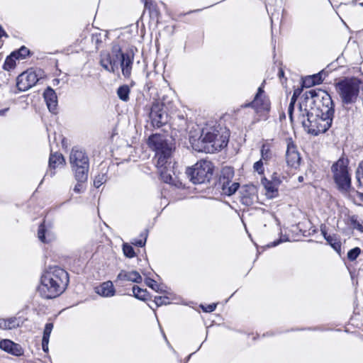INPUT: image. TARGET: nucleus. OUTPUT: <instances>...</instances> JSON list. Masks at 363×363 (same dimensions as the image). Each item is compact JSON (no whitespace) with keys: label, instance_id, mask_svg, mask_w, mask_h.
<instances>
[{"label":"nucleus","instance_id":"7","mask_svg":"<svg viewBox=\"0 0 363 363\" xmlns=\"http://www.w3.org/2000/svg\"><path fill=\"white\" fill-rule=\"evenodd\" d=\"M69 162L77 182H85L88 179L89 161L86 154L82 150L72 149Z\"/></svg>","mask_w":363,"mask_h":363},{"label":"nucleus","instance_id":"54","mask_svg":"<svg viewBox=\"0 0 363 363\" xmlns=\"http://www.w3.org/2000/svg\"><path fill=\"white\" fill-rule=\"evenodd\" d=\"M279 74V77H283V76H284V72H283V70H281H281H279V74Z\"/></svg>","mask_w":363,"mask_h":363},{"label":"nucleus","instance_id":"11","mask_svg":"<svg viewBox=\"0 0 363 363\" xmlns=\"http://www.w3.org/2000/svg\"><path fill=\"white\" fill-rule=\"evenodd\" d=\"M233 177V168L225 167L222 169L218 183V187L222 190V194L231 196L237 191L240 184L238 182H232Z\"/></svg>","mask_w":363,"mask_h":363},{"label":"nucleus","instance_id":"16","mask_svg":"<svg viewBox=\"0 0 363 363\" xmlns=\"http://www.w3.org/2000/svg\"><path fill=\"white\" fill-rule=\"evenodd\" d=\"M240 199L242 204L251 206L257 199V189L254 185H245L240 191Z\"/></svg>","mask_w":363,"mask_h":363},{"label":"nucleus","instance_id":"1","mask_svg":"<svg viewBox=\"0 0 363 363\" xmlns=\"http://www.w3.org/2000/svg\"><path fill=\"white\" fill-rule=\"evenodd\" d=\"M150 148L155 152L156 167L161 179L165 183L172 182L171 157L174 150L172 143L165 135L153 134L147 140Z\"/></svg>","mask_w":363,"mask_h":363},{"label":"nucleus","instance_id":"32","mask_svg":"<svg viewBox=\"0 0 363 363\" xmlns=\"http://www.w3.org/2000/svg\"><path fill=\"white\" fill-rule=\"evenodd\" d=\"M140 239H135L132 242V244L138 246V247H143L145 245L147 238V230H145L141 234H140Z\"/></svg>","mask_w":363,"mask_h":363},{"label":"nucleus","instance_id":"35","mask_svg":"<svg viewBox=\"0 0 363 363\" xmlns=\"http://www.w3.org/2000/svg\"><path fill=\"white\" fill-rule=\"evenodd\" d=\"M145 282L149 287H150L155 291H157V292L162 291L161 286L159 285L155 280L147 278L145 279Z\"/></svg>","mask_w":363,"mask_h":363},{"label":"nucleus","instance_id":"22","mask_svg":"<svg viewBox=\"0 0 363 363\" xmlns=\"http://www.w3.org/2000/svg\"><path fill=\"white\" fill-rule=\"evenodd\" d=\"M96 292L104 297H111L114 296L116 291L113 283L111 281H108L96 287Z\"/></svg>","mask_w":363,"mask_h":363},{"label":"nucleus","instance_id":"49","mask_svg":"<svg viewBox=\"0 0 363 363\" xmlns=\"http://www.w3.org/2000/svg\"><path fill=\"white\" fill-rule=\"evenodd\" d=\"M48 343H49V340L42 339V348H43V350L45 352H48Z\"/></svg>","mask_w":363,"mask_h":363},{"label":"nucleus","instance_id":"23","mask_svg":"<svg viewBox=\"0 0 363 363\" xmlns=\"http://www.w3.org/2000/svg\"><path fill=\"white\" fill-rule=\"evenodd\" d=\"M261 183L266 190V196L268 198L273 199L278 195V186L274 184V183L268 180L265 177L262 179Z\"/></svg>","mask_w":363,"mask_h":363},{"label":"nucleus","instance_id":"10","mask_svg":"<svg viewBox=\"0 0 363 363\" xmlns=\"http://www.w3.org/2000/svg\"><path fill=\"white\" fill-rule=\"evenodd\" d=\"M121 55V47L118 45H114L110 52H101L99 64L106 71L115 73L118 70Z\"/></svg>","mask_w":363,"mask_h":363},{"label":"nucleus","instance_id":"3","mask_svg":"<svg viewBox=\"0 0 363 363\" xmlns=\"http://www.w3.org/2000/svg\"><path fill=\"white\" fill-rule=\"evenodd\" d=\"M221 128L213 122L206 123L201 129L198 139V151L213 153L227 146L228 134L220 132Z\"/></svg>","mask_w":363,"mask_h":363},{"label":"nucleus","instance_id":"34","mask_svg":"<svg viewBox=\"0 0 363 363\" xmlns=\"http://www.w3.org/2000/svg\"><path fill=\"white\" fill-rule=\"evenodd\" d=\"M123 252L124 255L128 258H133L135 256L133 247L128 243L123 245Z\"/></svg>","mask_w":363,"mask_h":363},{"label":"nucleus","instance_id":"43","mask_svg":"<svg viewBox=\"0 0 363 363\" xmlns=\"http://www.w3.org/2000/svg\"><path fill=\"white\" fill-rule=\"evenodd\" d=\"M315 84V82L313 81V78H311V77H308L303 80V86L310 87Z\"/></svg>","mask_w":363,"mask_h":363},{"label":"nucleus","instance_id":"51","mask_svg":"<svg viewBox=\"0 0 363 363\" xmlns=\"http://www.w3.org/2000/svg\"><path fill=\"white\" fill-rule=\"evenodd\" d=\"M6 37V38H8L9 35H7V33H6V31L4 30V28H2L1 26H0V38L1 37Z\"/></svg>","mask_w":363,"mask_h":363},{"label":"nucleus","instance_id":"20","mask_svg":"<svg viewBox=\"0 0 363 363\" xmlns=\"http://www.w3.org/2000/svg\"><path fill=\"white\" fill-rule=\"evenodd\" d=\"M117 279L140 283L142 281V277L137 271L121 270L117 276Z\"/></svg>","mask_w":363,"mask_h":363},{"label":"nucleus","instance_id":"26","mask_svg":"<svg viewBox=\"0 0 363 363\" xmlns=\"http://www.w3.org/2000/svg\"><path fill=\"white\" fill-rule=\"evenodd\" d=\"M130 93V89L128 85L121 86L117 89V95L118 98L124 102H127L129 100Z\"/></svg>","mask_w":363,"mask_h":363},{"label":"nucleus","instance_id":"44","mask_svg":"<svg viewBox=\"0 0 363 363\" xmlns=\"http://www.w3.org/2000/svg\"><path fill=\"white\" fill-rule=\"evenodd\" d=\"M274 184L279 186V185L281 183L282 180L280 176L277 173H274L272 177V181Z\"/></svg>","mask_w":363,"mask_h":363},{"label":"nucleus","instance_id":"50","mask_svg":"<svg viewBox=\"0 0 363 363\" xmlns=\"http://www.w3.org/2000/svg\"><path fill=\"white\" fill-rule=\"evenodd\" d=\"M82 182H78V183L74 187V191L76 193H80L82 190L83 186Z\"/></svg>","mask_w":363,"mask_h":363},{"label":"nucleus","instance_id":"9","mask_svg":"<svg viewBox=\"0 0 363 363\" xmlns=\"http://www.w3.org/2000/svg\"><path fill=\"white\" fill-rule=\"evenodd\" d=\"M348 161L345 159L338 160L332 166L333 178L339 189L347 191L351 186V178L347 168Z\"/></svg>","mask_w":363,"mask_h":363},{"label":"nucleus","instance_id":"4","mask_svg":"<svg viewBox=\"0 0 363 363\" xmlns=\"http://www.w3.org/2000/svg\"><path fill=\"white\" fill-rule=\"evenodd\" d=\"M303 101L300 103L299 112L303 108L320 111L322 114H334L333 102L330 95L325 91L317 89L306 91L303 95Z\"/></svg>","mask_w":363,"mask_h":363},{"label":"nucleus","instance_id":"39","mask_svg":"<svg viewBox=\"0 0 363 363\" xmlns=\"http://www.w3.org/2000/svg\"><path fill=\"white\" fill-rule=\"evenodd\" d=\"M356 174L359 186L363 187V161L359 164Z\"/></svg>","mask_w":363,"mask_h":363},{"label":"nucleus","instance_id":"47","mask_svg":"<svg viewBox=\"0 0 363 363\" xmlns=\"http://www.w3.org/2000/svg\"><path fill=\"white\" fill-rule=\"evenodd\" d=\"M294 104H295L290 102L289 108H288V114H289V116L291 121H293V111L294 109Z\"/></svg>","mask_w":363,"mask_h":363},{"label":"nucleus","instance_id":"33","mask_svg":"<svg viewBox=\"0 0 363 363\" xmlns=\"http://www.w3.org/2000/svg\"><path fill=\"white\" fill-rule=\"evenodd\" d=\"M350 225L354 229H356L360 232H363V225L358 220L357 217L352 216L350 218Z\"/></svg>","mask_w":363,"mask_h":363},{"label":"nucleus","instance_id":"56","mask_svg":"<svg viewBox=\"0 0 363 363\" xmlns=\"http://www.w3.org/2000/svg\"><path fill=\"white\" fill-rule=\"evenodd\" d=\"M298 180H299V181H302V180H303V177H298Z\"/></svg>","mask_w":363,"mask_h":363},{"label":"nucleus","instance_id":"42","mask_svg":"<svg viewBox=\"0 0 363 363\" xmlns=\"http://www.w3.org/2000/svg\"><path fill=\"white\" fill-rule=\"evenodd\" d=\"M145 4V8L149 9L151 12L157 13L156 5L152 0H143Z\"/></svg>","mask_w":363,"mask_h":363},{"label":"nucleus","instance_id":"48","mask_svg":"<svg viewBox=\"0 0 363 363\" xmlns=\"http://www.w3.org/2000/svg\"><path fill=\"white\" fill-rule=\"evenodd\" d=\"M311 78H313V81L315 82V84H320L322 82L323 79L320 74H315L311 77Z\"/></svg>","mask_w":363,"mask_h":363},{"label":"nucleus","instance_id":"15","mask_svg":"<svg viewBox=\"0 0 363 363\" xmlns=\"http://www.w3.org/2000/svg\"><path fill=\"white\" fill-rule=\"evenodd\" d=\"M286 161L289 166L295 169L298 168L301 164L300 153L291 138L286 140Z\"/></svg>","mask_w":363,"mask_h":363},{"label":"nucleus","instance_id":"52","mask_svg":"<svg viewBox=\"0 0 363 363\" xmlns=\"http://www.w3.org/2000/svg\"><path fill=\"white\" fill-rule=\"evenodd\" d=\"M320 230H321V233L323 234V237H324V238H325V240H326V238H327V237H330V236H331V235H328L327 234V232H326V230H325V227H324V228L321 227Z\"/></svg>","mask_w":363,"mask_h":363},{"label":"nucleus","instance_id":"41","mask_svg":"<svg viewBox=\"0 0 363 363\" xmlns=\"http://www.w3.org/2000/svg\"><path fill=\"white\" fill-rule=\"evenodd\" d=\"M106 181V178L105 174H99L97 175L94 180V185L95 187H100Z\"/></svg>","mask_w":363,"mask_h":363},{"label":"nucleus","instance_id":"27","mask_svg":"<svg viewBox=\"0 0 363 363\" xmlns=\"http://www.w3.org/2000/svg\"><path fill=\"white\" fill-rule=\"evenodd\" d=\"M261 160L264 162L265 164L267 163L272 157V152L270 149V146L269 144H263L261 147Z\"/></svg>","mask_w":363,"mask_h":363},{"label":"nucleus","instance_id":"5","mask_svg":"<svg viewBox=\"0 0 363 363\" xmlns=\"http://www.w3.org/2000/svg\"><path fill=\"white\" fill-rule=\"evenodd\" d=\"M333 115L322 114L320 111L303 108L298 120L304 129L311 134L317 135L325 133L331 126Z\"/></svg>","mask_w":363,"mask_h":363},{"label":"nucleus","instance_id":"30","mask_svg":"<svg viewBox=\"0 0 363 363\" xmlns=\"http://www.w3.org/2000/svg\"><path fill=\"white\" fill-rule=\"evenodd\" d=\"M16 56H13V52L6 57L4 64V69L5 70H10L16 66Z\"/></svg>","mask_w":363,"mask_h":363},{"label":"nucleus","instance_id":"17","mask_svg":"<svg viewBox=\"0 0 363 363\" xmlns=\"http://www.w3.org/2000/svg\"><path fill=\"white\" fill-rule=\"evenodd\" d=\"M133 59V53H123L122 52L119 65L121 68L122 74L125 78H129L131 75Z\"/></svg>","mask_w":363,"mask_h":363},{"label":"nucleus","instance_id":"13","mask_svg":"<svg viewBox=\"0 0 363 363\" xmlns=\"http://www.w3.org/2000/svg\"><path fill=\"white\" fill-rule=\"evenodd\" d=\"M150 118L153 126L161 127L167 123V116L163 110V104L156 100L152 103L150 108Z\"/></svg>","mask_w":363,"mask_h":363},{"label":"nucleus","instance_id":"6","mask_svg":"<svg viewBox=\"0 0 363 363\" xmlns=\"http://www.w3.org/2000/svg\"><path fill=\"white\" fill-rule=\"evenodd\" d=\"M361 81L357 78H345L335 84L336 91L343 104H354L359 94Z\"/></svg>","mask_w":363,"mask_h":363},{"label":"nucleus","instance_id":"45","mask_svg":"<svg viewBox=\"0 0 363 363\" xmlns=\"http://www.w3.org/2000/svg\"><path fill=\"white\" fill-rule=\"evenodd\" d=\"M201 307H202V309L203 310V311H205V312H212L216 309V304L212 303V304L207 305L206 306H202Z\"/></svg>","mask_w":363,"mask_h":363},{"label":"nucleus","instance_id":"18","mask_svg":"<svg viewBox=\"0 0 363 363\" xmlns=\"http://www.w3.org/2000/svg\"><path fill=\"white\" fill-rule=\"evenodd\" d=\"M48 108L52 113H56L57 110V97L55 91L48 87L43 94Z\"/></svg>","mask_w":363,"mask_h":363},{"label":"nucleus","instance_id":"28","mask_svg":"<svg viewBox=\"0 0 363 363\" xmlns=\"http://www.w3.org/2000/svg\"><path fill=\"white\" fill-rule=\"evenodd\" d=\"M326 241L338 254H340L341 242L335 235L327 237Z\"/></svg>","mask_w":363,"mask_h":363},{"label":"nucleus","instance_id":"53","mask_svg":"<svg viewBox=\"0 0 363 363\" xmlns=\"http://www.w3.org/2000/svg\"><path fill=\"white\" fill-rule=\"evenodd\" d=\"M281 242H283L282 240H279L277 241H274L273 242H272L271 244L268 245L269 247H274V246H277V245H279V243H281Z\"/></svg>","mask_w":363,"mask_h":363},{"label":"nucleus","instance_id":"55","mask_svg":"<svg viewBox=\"0 0 363 363\" xmlns=\"http://www.w3.org/2000/svg\"><path fill=\"white\" fill-rule=\"evenodd\" d=\"M6 111H7V109L0 110V115L3 114Z\"/></svg>","mask_w":363,"mask_h":363},{"label":"nucleus","instance_id":"8","mask_svg":"<svg viewBox=\"0 0 363 363\" xmlns=\"http://www.w3.org/2000/svg\"><path fill=\"white\" fill-rule=\"evenodd\" d=\"M213 173L212 162L207 160L198 162L192 168L186 170V174L194 184L209 182Z\"/></svg>","mask_w":363,"mask_h":363},{"label":"nucleus","instance_id":"29","mask_svg":"<svg viewBox=\"0 0 363 363\" xmlns=\"http://www.w3.org/2000/svg\"><path fill=\"white\" fill-rule=\"evenodd\" d=\"M133 292L134 296L140 300H145L147 296V290L141 289L138 286H134L133 287Z\"/></svg>","mask_w":363,"mask_h":363},{"label":"nucleus","instance_id":"40","mask_svg":"<svg viewBox=\"0 0 363 363\" xmlns=\"http://www.w3.org/2000/svg\"><path fill=\"white\" fill-rule=\"evenodd\" d=\"M264 162L259 160V161L256 162L253 165L254 170L255 172H257L259 174H264Z\"/></svg>","mask_w":363,"mask_h":363},{"label":"nucleus","instance_id":"38","mask_svg":"<svg viewBox=\"0 0 363 363\" xmlns=\"http://www.w3.org/2000/svg\"><path fill=\"white\" fill-rule=\"evenodd\" d=\"M52 329H53V324L52 323H48L45 325V329L43 331V340H49L50 339V336Z\"/></svg>","mask_w":363,"mask_h":363},{"label":"nucleus","instance_id":"19","mask_svg":"<svg viewBox=\"0 0 363 363\" xmlns=\"http://www.w3.org/2000/svg\"><path fill=\"white\" fill-rule=\"evenodd\" d=\"M0 349L15 356L22 354L21 347L9 339H4L0 341Z\"/></svg>","mask_w":363,"mask_h":363},{"label":"nucleus","instance_id":"14","mask_svg":"<svg viewBox=\"0 0 363 363\" xmlns=\"http://www.w3.org/2000/svg\"><path fill=\"white\" fill-rule=\"evenodd\" d=\"M38 79L35 72L28 70L18 75L16 79V86L20 91H26L33 86Z\"/></svg>","mask_w":363,"mask_h":363},{"label":"nucleus","instance_id":"25","mask_svg":"<svg viewBox=\"0 0 363 363\" xmlns=\"http://www.w3.org/2000/svg\"><path fill=\"white\" fill-rule=\"evenodd\" d=\"M64 161L62 154L57 152L51 154L49 158V167L55 169L59 164H62Z\"/></svg>","mask_w":363,"mask_h":363},{"label":"nucleus","instance_id":"21","mask_svg":"<svg viewBox=\"0 0 363 363\" xmlns=\"http://www.w3.org/2000/svg\"><path fill=\"white\" fill-rule=\"evenodd\" d=\"M23 321L20 318L11 317L7 319L0 318V329L12 330L20 327Z\"/></svg>","mask_w":363,"mask_h":363},{"label":"nucleus","instance_id":"31","mask_svg":"<svg viewBox=\"0 0 363 363\" xmlns=\"http://www.w3.org/2000/svg\"><path fill=\"white\" fill-rule=\"evenodd\" d=\"M29 53V50L22 46L18 50L13 52V56H16V59H24Z\"/></svg>","mask_w":363,"mask_h":363},{"label":"nucleus","instance_id":"24","mask_svg":"<svg viewBox=\"0 0 363 363\" xmlns=\"http://www.w3.org/2000/svg\"><path fill=\"white\" fill-rule=\"evenodd\" d=\"M38 237L43 242H50L55 238L53 233L45 228L44 223H41L38 228Z\"/></svg>","mask_w":363,"mask_h":363},{"label":"nucleus","instance_id":"2","mask_svg":"<svg viewBox=\"0 0 363 363\" xmlns=\"http://www.w3.org/2000/svg\"><path fill=\"white\" fill-rule=\"evenodd\" d=\"M68 283L66 271L57 267H50L41 276L39 292L45 298H54L63 293Z\"/></svg>","mask_w":363,"mask_h":363},{"label":"nucleus","instance_id":"36","mask_svg":"<svg viewBox=\"0 0 363 363\" xmlns=\"http://www.w3.org/2000/svg\"><path fill=\"white\" fill-rule=\"evenodd\" d=\"M154 302L157 306L167 305L170 303L169 298L167 296H155V299H154Z\"/></svg>","mask_w":363,"mask_h":363},{"label":"nucleus","instance_id":"37","mask_svg":"<svg viewBox=\"0 0 363 363\" xmlns=\"http://www.w3.org/2000/svg\"><path fill=\"white\" fill-rule=\"evenodd\" d=\"M360 249L359 247H354L350 250L347 253V258L350 261L355 260L360 254Z\"/></svg>","mask_w":363,"mask_h":363},{"label":"nucleus","instance_id":"12","mask_svg":"<svg viewBox=\"0 0 363 363\" xmlns=\"http://www.w3.org/2000/svg\"><path fill=\"white\" fill-rule=\"evenodd\" d=\"M242 108L251 107L259 115H264L270 110V101L265 95L263 86L258 88L257 92L252 101L241 106Z\"/></svg>","mask_w":363,"mask_h":363},{"label":"nucleus","instance_id":"46","mask_svg":"<svg viewBox=\"0 0 363 363\" xmlns=\"http://www.w3.org/2000/svg\"><path fill=\"white\" fill-rule=\"evenodd\" d=\"M301 94V90L299 89H296L294 91V94H293V96L291 99V103H294L295 104L296 101V99L298 98V96H299V94Z\"/></svg>","mask_w":363,"mask_h":363}]
</instances>
